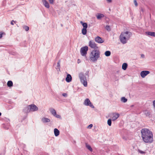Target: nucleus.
<instances>
[{
  "label": "nucleus",
  "instance_id": "obj_1",
  "mask_svg": "<svg viewBox=\"0 0 155 155\" xmlns=\"http://www.w3.org/2000/svg\"><path fill=\"white\" fill-rule=\"evenodd\" d=\"M143 140L145 143H151L153 141L152 132L147 128L142 129L141 130Z\"/></svg>",
  "mask_w": 155,
  "mask_h": 155
},
{
  "label": "nucleus",
  "instance_id": "obj_2",
  "mask_svg": "<svg viewBox=\"0 0 155 155\" xmlns=\"http://www.w3.org/2000/svg\"><path fill=\"white\" fill-rule=\"evenodd\" d=\"M100 52L97 49L92 51L89 55L90 61L91 62H95L97 61L100 57Z\"/></svg>",
  "mask_w": 155,
  "mask_h": 155
},
{
  "label": "nucleus",
  "instance_id": "obj_3",
  "mask_svg": "<svg viewBox=\"0 0 155 155\" xmlns=\"http://www.w3.org/2000/svg\"><path fill=\"white\" fill-rule=\"evenodd\" d=\"M132 34L130 32L126 31L121 33L120 36V42L123 44H126L129 40Z\"/></svg>",
  "mask_w": 155,
  "mask_h": 155
},
{
  "label": "nucleus",
  "instance_id": "obj_4",
  "mask_svg": "<svg viewBox=\"0 0 155 155\" xmlns=\"http://www.w3.org/2000/svg\"><path fill=\"white\" fill-rule=\"evenodd\" d=\"M88 47L85 46L81 48L80 49V52L81 55L84 57L86 60H88V58L87 56V51L88 50Z\"/></svg>",
  "mask_w": 155,
  "mask_h": 155
},
{
  "label": "nucleus",
  "instance_id": "obj_5",
  "mask_svg": "<svg viewBox=\"0 0 155 155\" xmlns=\"http://www.w3.org/2000/svg\"><path fill=\"white\" fill-rule=\"evenodd\" d=\"M79 76L81 83L84 86L87 87V79L82 73H79Z\"/></svg>",
  "mask_w": 155,
  "mask_h": 155
},
{
  "label": "nucleus",
  "instance_id": "obj_6",
  "mask_svg": "<svg viewBox=\"0 0 155 155\" xmlns=\"http://www.w3.org/2000/svg\"><path fill=\"white\" fill-rule=\"evenodd\" d=\"M26 109H27L26 112L28 113L31 111H35L38 110V107L34 104H31L28 106Z\"/></svg>",
  "mask_w": 155,
  "mask_h": 155
},
{
  "label": "nucleus",
  "instance_id": "obj_7",
  "mask_svg": "<svg viewBox=\"0 0 155 155\" xmlns=\"http://www.w3.org/2000/svg\"><path fill=\"white\" fill-rule=\"evenodd\" d=\"M88 45L91 48L94 49H97L98 48L97 44L93 41H89Z\"/></svg>",
  "mask_w": 155,
  "mask_h": 155
},
{
  "label": "nucleus",
  "instance_id": "obj_8",
  "mask_svg": "<svg viewBox=\"0 0 155 155\" xmlns=\"http://www.w3.org/2000/svg\"><path fill=\"white\" fill-rule=\"evenodd\" d=\"M84 104L86 106H89L92 108H94V106L91 104L89 99L88 98H87L85 99L84 102Z\"/></svg>",
  "mask_w": 155,
  "mask_h": 155
},
{
  "label": "nucleus",
  "instance_id": "obj_9",
  "mask_svg": "<svg viewBox=\"0 0 155 155\" xmlns=\"http://www.w3.org/2000/svg\"><path fill=\"white\" fill-rule=\"evenodd\" d=\"M120 115L118 113H114L112 114V119L113 121L116 120L119 117Z\"/></svg>",
  "mask_w": 155,
  "mask_h": 155
},
{
  "label": "nucleus",
  "instance_id": "obj_10",
  "mask_svg": "<svg viewBox=\"0 0 155 155\" xmlns=\"http://www.w3.org/2000/svg\"><path fill=\"white\" fill-rule=\"evenodd\" d=\"M150 72L148 71H142L140 72V74L142 78H144Z\"/></svg>",
  "mask_w": 155,
  "mask_h": 155
},
{
  "label": "nucleus",
  "instance_id": "obj_11",
  "mask_svg": "<svg viewBox=\"0 0 155 155\" xmlns=\"http://www.w3.org/2000/svg\"><path fill=\"white\" fill-rule=\"evenodd\" d=\"M95 41L99 43H102L104 41V40L99 36L96 37L95 38Z\"/></svg>",
  "mask_w": 155,
  "mask_h": 155
},
{
  "label": "nucleus",
  "instance_id": "obj_12",
  "mask_svg": "<svg viewBox=\"0 0 155 155\" xmlns=\"http://www.w3.org/2000/svg\"><path fill=\"white\" fill-rule=\"evenodd\" d=\"M72 80V77L71 75L69 74L67 75L66 78V81L67 82H70Z\"/></svg>",
  "mask_w": 155,
  "mask_h": 155
},
{
  "label": "nucleus",
  "instance_id": "obj_13",
  "mask_svg": "<svg viewBox=\"0 0 155 155\" xmlns=\"http://www.w3.org/2000/svg\"><path fill=\"white\" fill-rule=\"evenodd\" d=\"M42 1L43 5L46 8H49V4L46 0H42Z\"/></svg>",
  "mask_w": 155,
  "mask_h": 155
},
{
  "label": "nucleus",
  "instance_id": "obj_14",
  "mask_svg": "<svg viewBox=\"0 0 155 155\" xmlns=\"http://www.w3.org/2000/svg\"><path fill=\"white\" fill-rule=\"evenodd\" d=\"M54 135L55 136L57 137L59 134L60 132L59 130L56 128H55L54 129Z\"/></svg>",
  "mask_w": 155,
  "mask_h": 155
},
{
  "label": "nucleus",
  "instance_id": "obj_15",
  "mask_svg": "<svg viewBox=\"0 0 155 155\" xmlns=\"http://www.w3.org/2000/svg\"><path fill=\"white\" fill-rule=\"evenodd\" d=\"M41 121L43 123L49 122L50 121V120L48 118L43 117L41 119Z\"/></svg>",
  "mask_w": 155,
  "mask_h": 155
},
{
  "label": "nucleus",
  "instance_id": "obj_16",
  "mask_svg": "<svg viewBox=\"0 0 155 155\" xmlns=\"http://www.w3.org/2000/svg\"><path fill=\"white\" fill-rule=\"evenodd\" d=\"M146 33L150 36L155 37V32L148 31Z\"/></svg>",
  "mask_w": 155,
  "mask_h": 155
},
{
  "label": "nucleus",
  "instance_id": "obj_17",
  "mask_svg": "<svg viewBox=\"0 0 155 155\" xmlns=\"http://www.w3.org/2000/svg\"><path fill=\"white\" fill-rule=\"evenodd\" d=\"M96 17L97 19H100L101 18L104 17V15L103 14L99 13L97 14Z\"/></svg>",
  "mask_w": 155,
  "mask_h": 155
},
{
  "label": "nucleus",
  "instance_id": "obj_18",
  "mask_svg": "<svg viewBox=\"0 0 155 155\" xmlns=\"http://www.w3.org/2000/svg\"><path fill=\"white\" fill-rule=\"evenodd\" d=\"M50 111L53 116L56 115V112L54 109L51 108L50 109Z\"/></svg>",
  "mask_w": 155,
  "mask_h": 155
},
{
  "label": "nucleus",
  "instance_id": "obj_19",
  "mask_svg": "<svg viewBox=\"0 0 155 155\" xmlns=\"http://www.w3.org/2000/svg\"><path fill=\"white\" fill-rule=\"evenodd\" d=\"M80 23L82 25L83 28H87V23H83L82 21H81Z\"/></svg>",
  "mask_w": 155,
  "mask_h": 155
},
{
  "label": "nucleus",
  "instance_id": "obj_20",
  "mask_svg": "<svg viewBox=\"0 0 155 155\" xmlns=\"http://www.w3.org/2000/svg\"><path fill=\"white\" fill-rule=\"evenodd\" d=\"M127 66V64L126 63H124L122 64V68L124 70L126 69Z\"/></svg>",
  "mask_w": 155,
  "mask_h": 155
},
{
  "label": "nucleus",
  "instance_id": "obj_21",
  "mask_svg": "<svg viewBox=\"0 0 155 155\" xmlns=\"http://www.w3.org/2000/svg\"><path fill=\"white\" fill-rule=\"evenodd\" d=\"M144 114L147 116H149L150 115V112L148 110H145L144 111Z\"/></svg>",
  "mask_w": 155,
  "mask_h": 155
},
{
  "label": "nucleus",
  "instance_id": "obj_22",
  "mask_svg": "<svg viewBox=\"0 0 155 155\" xmlns=\"http://www.w3.org/2000/svg\"><path fill=\"white\" fill-rule=\"evenodd\" d=\"M111 52L110 51H106L104 53V54L106 56L108 57L110 55Z\"/></svg>",
  "mask_w": 155,
  "mask_h": 155
},
{
  "label": "nucleus",
  "instance_id": "obj_23",
  "mask_svg": "<svg viewBox=\"0 0 155 155\" xmlns=\"http://www.w3.org/2000/svg\"><path fill=\"white\" fill-rule=\"evenodd\" d=\"M7 85L9 87H11L13 86V83L12 81H8L7 84Z\"/></svg>",
  "mask_w": 155,
  "mask_h": 155
},
{
  "label": "nucleus",
  "instance_id": "obj_24",
  "mask_svg": "<svg viewBox=\"0 0 155 155\" xmlns=\"http://www.w3.org/2000/svg\"><path fill=\"white\" fill-rule=\"evenodd\" d=\"M60 61H59L57 63V65L56 68L58 70V71L60 70Z\"/></svg>",
  "mask_w": 155,
  "mask_h": 155
},
{
  "label": "nucleus",
  "instance_id": "obj_25",
  "mask_svg": "<svg viewBox=\"0 0 155 155\" xmlns=\"http://www.w3.org/2000/svg\"><path fill=\"white\" fill-rule=\"evenodd\" d=\"M121 101L124 103H125L127 101V99L124 97H121Z\"/></svg>",
  "mask_w": 155,
  "mask_h": 155
},
{
  "label": "nucleus",
  "instance_id": "obj_26",
  "mask_svg": "<svg viewBox=\"0 0 155 155\" xmlns=\"http://www.w3.org/2000/svg\"><path fill=\"white\" fill-rule=\"evenodd\" d=\"M87 28H83L82 31V32L83 35H85L87 33Z\"/></svg>",
  "mask_w": 155,
  "mask_h": 155
},
{
  "label": "nucleus",
  "instance_id": "obj_27",
  "mask_svg": "<svg viewBox=\"0 0 155 155\" xmlns=\"http://www.w3.org/2000/svg\"><path fill=\"white\" fill-rule=\"evenodd\" d=\"M86 147L87 148L90 150L91 151H92V149L91 147V146L89 145L86 144Z\"/></svg>",
  "mask_w": 155,
  "mask_h": 155
},
{
  "label": "nucleus",
  "instance_id": "obj_28",
  "mask_svg": "<svg viewBox=\"0 0 155 155\" xmlns=\"http://www.w3.org/2000/svg\"><path fill=\"white\" fill-rule=\"evenodd\" d=\"M107 124L109 126H111V120L109 119L107 120Z\"/></svg>",
  "mask_w": 155,
  "mask_h": 155
},
{
  "label": "nucleus",
  "instance_id": "obj_29",
  "mask_svg": "<svg viewBox=\"0 0 155 155\" xmlns=\"http://www.w3.org/2000/svg\"><path fill=\"white\" fill-rule=\"evenodd\" d=\"M23 28L26 31H28L29 29V27L28 26H25L23 27Z\"/></svg>",
  "mask_w": 155,
  "mask_h": 155
},
{
  "label": "nucleus",
  "instance_id": "obj_30",
  "mask_svg": "<svg viewBox=\"0 0 155 155\" xmlns=\"http://www.w3.org/2000/svg\"><path fill=\"white\" fill-rule=\"evenodd\" d=\"M105 28L108 31H110V27L108 25L106 26L105 27Z\"/></svg>",
  "mask_w": 155,
  "mask_h": 155
},
{
  "label": "nucleus",
  "instance_id": "obj_31",
  "mask_svg": "<svg viewBox=\"0 0 155 155\" xmlns=\"http://www.w3.org/2000/svg\"><path fill=\"white\" fill-rule=\"evenodd\" d=\"M134 3L135 5L136 6H137L138 5H137V2L136 1V0H134Z\"/></svg>",
  "mask_w": 155,
  "mask_h": 155
},
{
  "label": "nucleus",
  "instance_id": "obj_32",
  "mask_svg": "<svg viewBox=\"0 0 155 155\" xmlns=\"http://www.w3.org/2000/svg\"><path fill=\"white\" fill-rule=\"evenodd\" d=\"M92 126L93 125L92 124H90L87 127V128L89 129H91V128Z\"/></svg>",
  "mask_w": 155,
  "mask_h": 155
},
{
  "label": "nucleus",
  "instance_id": "obj_33",
  "mask_svg": "<svg viewBox=\"0 0 155 155\" xmlns=\"http://www.w3.org/2000/svg\"><path fill=\"white\" fill-rule=\"evenodd\" d=\"M54 116H55L56 117L58 118H60L61 117V116L60 115H58V114H56V115H54Z\"/></svg>",
  "mask_w": 155,
  "mask_h": 155
},
{
  "label": "nucleus",
  "instance_id": "obj_34",
  "mask_svg": "<svg viewBox=\"0 0 155 155\" xmlns=\"http://www.w3.org/2000/svg\"><path fill=\"white\" fill-rule=\"evenodd\" d=\"M50 3L51 4H53L54 3V0H49Z\"/></svg>",
  "mask_w": 155,
  "mask_h": 155
},
{
  "label": "nucleus",
  "instance_id": "obj_35",
  "mask_svg": "<svg viewBox=\"0 0 155 155\" xmlns=\"http://www.w3.org/2000/svg\"><path fill=\"white\" fill-rule=\"evenodd\" d=\"M62 95L64 97H67V94L66 93H63L62 94Z\"/></svg>",
  "mask_w": 155,
  "mask_h": 155
},
{
  "label": "nucleus",
  "instance_id": "obj_36",
  "mask_svg": "<svg viewBox=\"0 0 155 155\" xmlns=\"http://www.w3.org/2000/svg\"><path fill=\"white\" fill-rule=\"evenodd\" d=\"M107 1L108 3H111L112 2L111 0H107Z\"/></svg>",
  "mask_w": 155,
  "mask_h": 155
},
{
  "label": "nucleus",
  "instance_id": "obj_37",
  "mask_svg": "<svg viewBox=\"0 0 155 155\" xmlns=\"http://www.w3.org/2000/svg\"><path fill=\"white\" fill-rule=\"evenodd\" d=\"M15 22L14 21V20H12L11 22V25H14L13 22Z\"/></svg>",
  "mask_w": 155,
  "mask_h": 155
},
{
  "label": "nucleus",
  "instance_id": "obj_38",
  "mask_svg": "<svg viewBox=\"0 0 155 155\" xmlns=\"http://www.w3.org/2000/svg\"><path fill=\"white\" fill-rule=\"evenodd\" d=\"M3 34V33H1L0 34V38H1L2 36V35Z\"/></svg>",
  "mask_w": 155,
  "mask_h": 155
},
{
  "label": "nucleus",
  "instance_id": "obj_39",
  "mask_svg": "<svg viewBox=\"0 0 155 155\" xmlns=\"http://www.w3.org/2000/svg\"><path fill=\"white\" fill-rule=\"evenodd\" d=\"M141 57L143 58H144V55L143 54H142L141 55Z\"/></svg>",
  "mask_w": 155,
  "mask_h": 155
},
{
  "label": "nucleus",
  "instance_id": "obj_40",
  "mask_svg": "<svg viewBox=\"0 0 155 155\" xmlns=\"http://www.w3.org/2000/svg\"><path fill=\"white\" fill-rule=\"evenodd\" d=\"M1 115V113L0 112V116Z\"/></svg>",
  "mask_w": 155,
  "mask_h": 155
}]
</instances>
